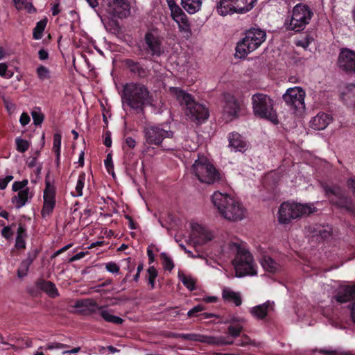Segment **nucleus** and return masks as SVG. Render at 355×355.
<instances>
[{"mask_svg": "<svg viewBox=\"0 0 355 355\" xmlns=\"http://www.w3.org/2000/svg\"><path fill=\"white\" fill-rule=\"evenodd\" d=\"M174 135L170 126L165 123L149 125L144 130L146 145L155 146L166 151L176 148V138Z\"/></svg>", "mask_w": 355, "mask_h": 355, "instance_id": "obj_1", "label": "nucleus"}, {"mask_svg": "<svg viewBox=\"0 0 355 355\" xmlns=\"http://www.w3.org/2000/svg\"><path fill=\"white\" fill-rule=\"evenodd\" d=\"M211 202L220 214L227 220H240L245 216L244 207L227 193L215 191L211 196Z\"/></svg>", "mask_w": 355, "mask_h": 355, "instance_id": "obj_2", "label": "nucleus"}, {"mask_svg": "<svg viewBox=\"0 0 355 355\" xmlns=\"http://www.w3.org/2000/svg\"><path fill=\"white\" fill-rule=\"evenodd\" d=\"M169 91L175 96L180 105H186V114L191 121L202 123L208 119L209 113L207 107L196 102L190 94L176 87H170Z\"/></svg>", "mask_w": 355, "mask_h": 355, "instance_id": "obj_3", "label": "nucleus"}, {"mask_svg": "<svg viewBox=\"0 0 355 355\" xmlns=\"http://www.w3.org/2000/svg\"><path fill=\"white\" fill-rule=\"evenodd\" d=\"M148 89L143 84L129 83L123 86L121 94L123 105L134 110L142 111L148 102Z\"/></svg>", "mask_w": 355, "mask_h": 355, "instance_id": "obj_4", "label": "nucleus"}, {"mask_svg": "<svg viewBox=\"0 0 355 355\" xmlns=\"http://www.w3.org/2000/svg\"><path fill=\"white\" fill-rule=\"evenodd\" d=\"M325 196L330 204L348 213L355 215V204L349 192L337 184H324L322 186Z\"/></svg>", "mask_w": 355, "mask_h": 355, "instance_id": "obj_5", "label": "nucleus"}, {"mask_svg": "<svg viewBox=\"0 0 355 355\" xmlns=\"http://www.w3.org/2000/svg\"><path fill=\"white\" fill-rule=\"evenodd\" d=\"M266 33L260 28H250L245 31V37L237 43L235 55L244 58L248 53L258 49L266 40Z\"/></svg>", "mask_w": 355, "mask_h": 355, "instance_id": "obj_6", "label": "nucleus"}, {"mask_svg": "<svg viewBox=\"0 0 355 355\" xmlns=\"http://www.w3.org/2000/svg\"><path fill=\"white\" fill-rule=\"evenodd\" d=\"M253 112L255 116L278 124L277 112L274 109V101L266 94L257 93L252 96Z\"/></svg>", "mask_w": 355, "mask_h": 355, "instance_id": "obj_7", "label": "nucleus"}, {"mask_svg": "<svg viewBox=\"0 0 355 355\" xmlns=\"http://www.w3.org/2000/svg\"><path fill=\"white\" fill-rule=\"evenodd\" d=\"M315 211L316 208L312 205L284 202L279 207L278 220L282 224H288L293 219L309 216Z\"/></svg>", "mask_w": 355, "mask_h": 355, "instance_id": "obj_8", "label": "nucleus"}, {"mask_svg": "<svg viewBox=\"0 0 355 355\" xmlns=\"http://www.w3.org/2000/svg\"><path fill=\"white\" fill-rule=\"evenodd\" d=\"M140 50L146 55L147 60L157 62V59L164 53L162 37L157 33L147 31Z\"/></svg>", "mask_w": 355, "mask_h": 355, "instance_id": "obj_9", "label": "nucleus"}, {"mask_svg": "<svg viewBox=\"0 0 355 355\" xmlns=\"http://www.w3.org/2000/svg\"><path fill=\"white\" fill-rule=\"evenodd\" d=\"M234 245L236 247V254L232 263L235 268L236 277H241L246 275H256V264L252 254L238 244L235 243Z\"/></svg>", "mask_w": 355, "mask_h": 355, "instance_id": "obj_10", "label": "nucleus"}, {"mask_svg": "<svg viewBox=\"0 0 355 355\" xmlns=\"http://www.w3.org/2000/svg\"><path fill=\"white\" fill-rule=\"evenodd\" d=\"M192 172L203 183H214L220 179V173L209 159L202 156L198 157L192 166Z\"/></svg>", "mask_w": 355, "mask_h": 355, "instance_id": "obj_11", "label": "nucleus"}, {"mask_svg": "<svg viewBox=\"0 0 355 355\" xmlns=\"http://www.w3.org/2000/svg\"><path fill=\"white\" fill-rule=\"evenodd\" d=\"M313 16V12L309 6L302 3H297L293 8L290 21L285 23L286 28L295 32L304 30Z\"/></svg>", "mask_w": 355, "mask_h": 355, "instance_id": "obj_12", "label": "nucleus"}, {"mask_svg": "<svg viewBox=\"0 0 355 355\" xmlns=\"http://www.w3.org/2000/svg\"><path fill=\"white\" fill-rule=\"evenodd\" d=\"M257 0H220L217 12L222 16L233 13H245L251 10Z\"/></svg>", "mask_w": 355, "mask_h": 355, "instance_id": "obj_13", "label": "nucleus"}, {"mask_svg": "<svg viewBox=\"0 0 355 355\" xmlns=\"http://www.w3.org/2000/svg\"><path fill=\"white\" fill-rule=\"evenodd\" d=\"M305 91L300 87L286 89L282 98L286 105L295 114H301L305 110Z\"/></svg>", "mask_w": 355, "mask_h": 355, "instance_id": "obj_14", "label": "nucleus"}, {"mask_svg": "<svg viewBox=\"0 0 355 355\" xmlns=\"http://www.w3.org/2000/svg\"><path fill=\"white\" fill-rule=\"evenodd\" d=\"M337 66L347 75L355 76V51L349 48L340 49Z\"/></svg>", "mask_w": 355, "mask_h": 355, "instance_id": "obj_15", "label": "nucleus"}, {"mask_svg": "<svg viewBox=\"0 0 355 355\" xmlns=\"http://www.w3.org/2000/svg\"><path fill=\"white\" fill-rule=\"evenodd\" d=\"M56 188L52 184L48 177L45 178V189L43 191V206L41 215L43 218L50 216L55 207Z\"/></svg>", "mask_w": 355, "mask_h": 355, "instance_id": "obj_16", "label": "nucleus"}, {"mask_svg": "<svg viewBox=\"0 0 355 355\" xmlns=\"http://www.w3.org/2000/svg\"><path fill=\"white\" fill-rule=\"evenodd\" d=\"M103 3L107 12L113 17L123 19L130 13V6L128 0H103Z\"/></svg>", "mask_w": 355, "mask_h": 355, "instance_id": "obj_17", "label": "nucleus"}, {"mask_svg": "<svg viewBox=\"0 0 355 355\" xmlns=\"http://www.w3.org/2000/svg\"><path fill=\"white\" fill-rule=\"evenodd\" d=\"M123 66L129 73L139 80L146 79L150 75V69L142 62L132 59L125 58L123 60Z\"/></svg>", "mask_w": 355, "mask_h": 355, "instance_id": "obj_18", "label": "nucleus"}, {"mask_svg": "<svg viewBox=\"0 0 355 355\" xmlns=\"http://www.w3.org/2000/svg\"><path fill=\"white\" fill-rule=\"evenodd\" d=\"M334 298L340 304L354 301L351 308V316L355 323V284L340 286Z\"/></svg>", "mask_w": 355, "mask_h": 355, "instance_id": "obj_19", "label": "nucleus"}, {"mask_svg": "<svg viewBox=\"0 0 355 355\" xmlns=\"http://www.w3.org/2000/svg\"><path fill=\"white\" fill-rule=\"evenodd\" d=\"M241 110V105L238 100L230 94L224 95L223 113L227 115L230 120L236 117Z\"/></svg>", "mask_w": 355, "mask_h": 355, "instance_id": "obj_20", "label": "nucleus"}, {"mask_svg": "<svg viewBox=\"0 0 355 355\" xmlns=\"http://www.w3.org/2000/svg\"><path fill=\"white\" fill-rule=\"evenodd\" d=\"M75 307L83 308L86 314L92 315L95 320H98L96 315H100V312L103 309V306H98L96 302L92 299H85L78 300L76 302Z\"/></svg>", "mask_w": 355, "mask_h": 355, "instance_id": "obj_21", "label": "nucleus"}, {"mask_svg": "<svg viewBox=\"0 0 355 355\" xmlns=\"http://www.w3.org/2000/svg\"><path fill=\"white\" fill-rule=\"evenodd\" d=\"M228 322L230 324L227 328V334L234 338L239 337L243 331V324L245 322V319L240 317H232Z\"/></svg>", "mask_w": 355, "mask_h": 355, "instance_id": "obj_22", "label": "nucleus"}, {"mask_svg": "<svg viewBox=\"0 0 355 355\" xmlns=\"http://www.w3.org/2000/svg\"><path fill=\"white\" fill-rule=\"evenodd\" d=\"M229 147L235 151L245 152L247 149V142L238 132H232L228 135Z\"/></svg>", "mask_w": 355, "mask_h": 355, "instance_id": "obj_23", "label": "nucleus"}, {"mask_svg": "<svg viewBox=\"0 0 355 355\" xmlns=\"http://www.w3.org/2000/svg\"><path fill=\"white\" fill-rule=\"evenodd\" d=\"M35 286L37 289L46 293L51 298H55L59 296V292L55 284L51 281L39 278L35 282Z\"/></svg>", "mask_w": 355, "mask_h": 355, "instance_id": "obj_24", "label": "nucleus"}, {"mask_svg": "<svg viewBox=\"0 0 355 355\" xmlns=\"http://www.w3.org/2000/svg\"><path fill=\"white\" fill-rule=\"evenodd\" d=\"M332 121L331 115L320 112L311 120V127L315 130H324Z\"/></svg>", "mask_w": 355, "mask_h": 355, "instance_id": "obj_25", "label": "nucleus"}, {"mask_svg": "<svg viewBox=\"0 0 355 355\" xmlns=\"http://www.w3.org/2000/svg\"><path fill=\"white\" fill-rule=\"evenodd\" d=\"M260 263L263 268L272 274L279 273L282 271V266L270 256L263 255L260 259Z\"/></svg>", "mask_w": 355, "mask_h": 355, "instance_id": "obj_26", "label": "nucleus"}, {"mask_svg": "<svg viewBox=\"0 0 355 355\" xmlns=\"http://www.w3.org/2000/svg\"><path fill=\"white\" fill-rule=\"evenodd\" d=\"M32 198L33 194L31 193L30 189L26 187L24 189L19 191L17 196L12 198V202L15 203V207L17 209H20L26 204L28 199H31Z\"/></svg>", "mask_w": 355, "mask_h": 355, "instance_id": "obj_27", "label": "nucleus"}, {"mask_svg": "<svg viewBox=\"0 0 355 355\" xmlns=\"http://www.w3.org/2000/svg\"><path fill=\"white\" fill-rule=\"evenodd\" d=\"M234 344L239 347H248L250 346L259 347L261 346L260 342L252 340L248 335L245 334H241L239 338L234 341Z\"/></svg>", "mask_w": 355, "mask_h": 355, "instance_id": "obj_28", "label": "nucleus"}, {"mask_svg": "<svg viewBox=\"0 0 355 355\" xmlns=\"http://www.w3.org/2000/svg\"><path fill=\"white\" fill-rule=\"evenodd\" d=\"M268 302L255 306L250 309V313L257 319L263 320L268 315Z\"/></svg>", "mask_w": 355, "mask_h": 355, "instance_id": "obj_29", "label": "nucleus"}, {"mask_svg": "<svg viewBox=\"0 0 355 355\" xmlns=\"http://www.w3.org/2000/svg\"><path fill=\"white\" fill-rule=\"evenodd\" d=\"M182 7L190 14L198 11L202 6V0H181Z\"/></svg>", "mask_w": 355, "mask_h": 355, "instance_id": "obj_30", "label": "nucleus"}, {"mask_svg": "<svg viewBox=\"0 0 355 355\" xmlns=\"http://www.w3.org/2000/svg\"><path fill=\"white\" fill-rule=\"evenodd\" d=\"M223 298L227 302H233L236 306H240L242 303L239 293L229 289L223 291Z\"/></svg>", "mask_w": 355, "mask_h": 355, "instance_id": "obj_31", "label": "nucleus"}, {"mask_svg": "<svg viewBox=\"0 0 355 355\" xmlns=\"http://www.w3.org/2000/svg\"><path fill=\"white\" fill-rule=\"evenodd\" d=\"M206 343L218 346L231 345L234 344V340L224 336H207Z\"/></svg>", "mask_w": 355, "mask_h": 355, "instance_id": "obj_32", "label": "nucleus"}, {"mask_svg": "<svg viewBox=\"0 0 355 355\" xmlns=\"http://www.w3.org/2000/svg\"><path fill=\"white\" fill-rule=\"evenodd\" d=\"M47 24V19L44 18L40 20L36 23L35 28L33 30V38L34 40H40L43 36V32Z\"/></svg>", "mask_w": 355, "mask_h": 355, "instance_id": "obj_33", "label": "nucleus"}, {"mask_svg": "<svg viewBox=\"0 0 355 355\" xmlns=\"http://www.w3.org/2000/svg\"><path fill=\"white\" fill-rule=\"evenodd\" d=\"M100 316L106 322L115 324H121L123 322V320L121 318L111 314L109 311L104 308L100 312Z\"/></svg>", "mask_w": 355, "mask_h": 355, "instance_id": "obj_34", "label": "nucleus"}, {"mask_svg": "<svg viewBox=\"0 0 355 355\" xmlns=\"http://www.w3.org/2000/svg\"><path fill=\"white\" fill-rule=\"evenodd\" d=\"M178 338L185 340L206 343L207 336L197 334H180Z\"/></svg>", "mask_w": 355, "mask_h": 355, "instance_id": "obj_35", "label": "nucleus"}, {"mask_svg": "<svg viewBox=\"0 0 355 355\" xmlns=\"http://www.w3.org/2000/svg\"><path fill=\"white\" fill-rule=\"evenodd\" d=\"M36 73L38 79L43 82L51 78V71L46 67L39 65L36 69Z\"/></svg>", "mask_w": 355, "mask_h": 355, "instance_id": "obj_36", "label": "nucleus"}, {"mask_svg": "<svg viewBox=\"0 0 355 355\" xmlns=\"http://www.w3.org/2000/svg\"><path fill=\"white\" fill-rule=\"evenodd\" d=\"M15 145L16 150L21 153H24L28 150L31 143L19 137L15 139Z\"/></svg>", "mask_w": 355, "mask_h": 355, "instance_id": "obj_37", "label": "nucleus"}, {"mask_svg": "<svg viewBox=\"0 0 355 355\" xmlns=\"http://www.w3.org/2000/svg\"><path fill=\"white\" fill-rule=\"evenodd\" d=\"M85 177H86V175H85V173L84 172H81L79 174L78 178V181H77V184H76V194L74 195L72 193V195L73 196L80 197V196H83V189L84 186H85Z\"/></svg>", "mask_w": 355, "mask_h": 355, "instance_id": "obj_38", "label": "nucleus"}, {"mask_svg": "<svg viewBox=\"0 0 355 355\" xmlns=\"http://www.w3.org/2000/svg\"><path fill=\"white\" fill-rule=\"evenodd\" d=\"M148 282L151 289L155 288V279L158 275L157 271L154 266H150L148 270Z\"/></svg>", "mask_w": 355, "mask_h": 355, "instance_id": "obj_39", "label": "nucleus"}, {"mask_svg": "<svg viewBox=\"0 0 355 355\" xmlns=\"http://www.w3.org/2000/svg\"><path fill=\"white\" fill-rule=\"evenodd\" d=\"M160 257L162 261L164 269L165 270L171 271L174 268L173 259L164 252L160 254Z\"/></svg>", "mask_w": 355, "mask_h": 355, "instance_id": "obj_40", "label": "nucleus"}, {"mask_svg": "<svg viewBox=\"0 0 355 355\" xmlns=\"http://www.w3.org/2000/svg\"><path fill=\"white\" fill-rule=\"evenodd\" d=\"M181 281L184 286L189 291H192L196 289V281L190 276L182 275V277L180 275Z\"/></svg>", "mask_w": 355, "mask_h": 355, "instance_id": "obj_41", "label": "nucleus"}, {"mask_svg": "<svg viewBox=\"0 0 355 355\" xmlns=\"http://www.w3.org/2000/svg\"><path fill=\"white\" fill-rule=\"evenodd\" d=\"M30 266L31 265L24 261H21L17 271L18 278L22 279L27 276Z\"/></svg>", "mask_w": 355, "mask_h": 355, "instance_id": "obj_42", "label": "nucleus"}, {"mask_svg": "<svg viewBox=\"0 0 355 355\" xmlns=\"http://www.w3.org/2000/svg\"><path fill=\"white\" fill-rule=\"evenodd\" d=\"M35 109L38 110V111L35 110L32 111L31 116L33 117V123L37 126L42 123L44 119V114L41 112L40 107H36Z\"/></svg>", "mask_w": 355, "mask_h": 355, "instance_id": "obj_43", "label": "nucleus"}, {"mask_svg": "<svg viewBox=\"0 0 355 355\" xmlns=\"http://www.w3.org/2000/svg\"><path fill=\"white\" fill-rule=\"evenodd\" d=\"M104 164L107 173L112 175L113 178H114L115 174L114 171V164L112 161V153H108L107 155L106 159L104 161Z\"/></svg>", "mask_w": 355, "mask_h": 355, "instance_id": "obj_44", "label": "nucleus"}, {"mask_svg": "<svg viewBox=\"0 0 355 355\" xmlns=\"http://www.w3.org/2000/svg\"><path fill=\"white\" fill-rule=\"evenodd\" d=\"M61 141H62V135L59 132H56L53 135V150L54 152L61 151Z\"/></svg>", "mask_w": 355, "mask_h": 355, "instance_id": "obj_45", "label": "nucleus"}, {"mask_svg": "<svg viewBox=\"0 0 355 355\" xmlns=\"http://www.w3.org/2000/svg\"><path fill=\"white\" fill-rule=\"evenodd\" d=\"M69 346L66 344L60 343H48L46 345L43 347V349L44 350H52L54 349H64V348H69Z\"/></svg>", "mask_w": 355, "mask_h": 355, "instance_id": "obj_46", "label": "nucleus"}, {"mask_svg": "<svg viewBox=\"0 0 355 355\" xmlns=\"http://www.w3.org/2000/svg\"><path fill=\"white\" fill-rule=\"evenodd\" d=\"M205 310V306L202 304H198L197 306H195L193 308L190 309L187 313V316L189 318L196 317L198 316V313L202 312Z\"/></svg>", "mask_w": 355, "mask_h": 355, "instance_id": "obj_47", "label": "nucleus"}, {"mask_svg": "<svg viewBox=\"0 0 355 355\" xmlns=\"http://www.w3.org/2000/svg\"><path fill=\"white\" fill-rule=\"evenodd\" d=\"M178 28L180 32L185 34V37L189 38L191 36L192 33L191 30V24L189 21H188V23H185L184 24L180 25V26H178Z\"/></svg>", "mask_w": 355, "mask_h": 355, "instance_id": "obj_48", "label": "nucleus"}, {"mask_svg": "<svg viewBox=\"0 0 355 355\" xmlns=\"http://www.w3.org/2000/svg\"><path fill=\"white\" fill-rule=\"evenodd\" d=\"M318 352L325 355H352L349 352H340L338 350L320 349Z\"/></svg>", "mask_w": 355, "mask_h": 355, "instance_id": "obj_49", "label": "nucleus"}, {"mask_svg": "<svg viewBox=\"0 0 355 355\" xmlns=\"http://www.w3.org/2000/svg\"><path fill=\"white\" fill-rule=\"evenodd\" d=\"M28 180L25 179L22 181H16L12 184V191H19L25 189V187L28 184Z\"/></svg>", "mask_w": 355, "mask_h": 355, "instance_id": "obj_50", "label": "nucleus"}, {"mask_svg": "<svg viewBox=\"0 0 355 355\" xmlns=\"http://www.w3.org/2000/svg\"><path fill=\"white\" fill-rule=\"evenodd\" d=\"M38 254H39V251L37 250H35L32 252H28L27 253L26 258L25 259H24L23 261L31 266L33 262L37 258Z\"/></svg>", "mask_w": 355, "mask_h": 355, "instance_id": "obj_51", "label": "nucleus"}, {"mask_svg": "<svg viewBox=\"0 0 355 355\" xmlns=\"http://www.w3.org/2000/svg\"><path fill=\"white\" fill-rule=\"evenodd\" d=\"M106 270L111 273H118L119 272V266L114 262L110 261L105 265Z\"/></svg>", "mask_w": 355, "mask_h": 355, "instance_id": "obj_52", "label": "nucleus"}, {"mask_svg": "<svg viewBox=\"0 0 355 355\" xmlns=\"http://www.w3.org/2000/svg\"><path fill=\"white\" fill-rule=\"evenodd\" d=\"M171 12V17L174 20L175 19H177V17L185 15L184 12L178 6H174L173 9L172 8Z\"/></svg>", "mask_w": 355, "mask_h": 355, "instance_id": "obj_53", "label": "nucleus"}, {"mask_svg": "<svg viewBox=\"0 0 355 355\" xmlns=\"http://www.w3.org/2000/svg\"><path fill=\"white\" fill-rule=\"evenodd\" d=\"M15 248L18 250L26 248V241L24 237L17 236L15 240Z\"/></svg>", "mask_w": 355, "mask_h": 355, "instance_id": "obj_54", "label": "nucleus"}, {"mask_svg": "<svg viewBox=\"0 0 355 355\" xmlns=\"http://www.w3.org/2000/svg\"><path fill=\"white\" fill-rule=\"evenodd\" d=\"M13 179L12 175H7L5 178H0V189H5L8 184Z\"/></svg>", "mask_w": 355, "mask_h": 355, "instance_id": "obj_55", "label": "nucleus"}, {"mask_svg": "<svg viewBox=\"0 0 355 355\" xmlns=\"http://www.w3.org/2000/svg\"><path fill=\"white\" fill-rule=\"evenodd\" d=\"M31 118L28 113L22 112L19 118V122L22 126H25L29 123Z\"/></svg>", "mask_w": 355, "mask_h": 355, "instance_id": "obj_56", "label": "nucleus"}, {"mask_svg": "<svg viewBox=\"0 0 355 355\" xmlns=\"http://www.w3.org/2000/svg\"><path fill=\"white\" fill-rule=\"evenodd\" d=\"M13 234L11 228L9 226L4 227L1 230V235L6 239H9Z\"/></svg>", "mask_w": 355, "mask_h": 355, "instance_id": "obj_57", "label": "nucleus"}, {"mask_svg": "<svg viewBox=\"0 0 355 355\" xmlns=\"http://www.w3.org/2000/svg\"><path fill=\"white\" fill-rule=\"evenodd\" d=\"M73 245V243H69L65 246H64L63 248L59 249L58 250H57L56 252H55L53 253V254L51 256V258H55L58 256H59L60 254H61L62 253L66 252L67 250H68L69 248H71Z\"/></svg>", "mask_w": 355, "mask_h": 355, "instance_id": "obj_58", "label": "nucleus"}, {"mask_svg": "<svg viewBox=\"0 0 355 355\" xmlns=\"http://www.w3.org/2000/svg\"><path fill=\"white\" fill-rule=\"evenodd\" d=\"M88 253V252H80L77 254H76L75 255H73V257H71L69 260V262H73V261H76L77 260H79V259H81L82 258L85 257V256Z\"/></svg>", "mask_w": 355, "mask_h": 355, "instance_id": "obj_59", "label": "nucleus"}, {"mask_svg": "<svg viewBox=\"0 0 355 355\" xmlns=\"http://www.w3.org/2000/svg\"><path fill=\"white\" fill-rule=\"evenodd\" d=\"M174 21H175L178 23V26L185 23H188V21H189L186 14L184 15H182L181 16L177 17V19H175Z\"/></svg>", "mask_w": 355, "mask_h": 355, "instance_id": "obj_60", "label": "nucleus"}, {"mask_svg": "<svg viewBox=\"0 0 355 355\" xmlns=\"http://www.w3.org/2000/svg\"><path fill=\"white\" fill-rule=\"evenodd\" d=\"M24 8L26 10L27 12H28L30 14H33L37 12V10L35 8V6L33 5L32 3H30V2L26 3Z\"/></svg>", "mask_w": 355, "mask_h": 355, "instance_id": "obj_61", "label": "nucleus"}, {"mask_svg": "<svg viewBox=\"0 0 355 355\" xmlns=\"http://www.w3.org/2000/svg\"><path fill=\"white\" fill-rule=\"evenodd\" d=\"M103 144L107 147H110L112 146L111 132L110 131H107L105 133Z\"/></svg>", "mask_w": 355, "mask_h": 355, "instance_id": "obj_62", "label": "nucleus"}, {"mask_svg": "<svg viewBox=\"0 0 355 355\" xmlns=\"http://www.w3.org/2000/svg\"><path fill=\"white\" fill-rule=\"evenodd\" d=\"M38 56L40 60H45L49 58V53L45 49H42L38 51Z\"/></svg>", "mask_w": 355, "mask_h": 355, "instance_id": "obj_63", "label": "nucleus"}, {"mask_svg": "<svg viewBox=\"0 0 355 355\" xmlns=\"http://www.w3.org/2000/svg\"><path fill=\"white\" fill-rule=\"evenodd\" d=\"M125 142L126 145L132 149L135 147L136 141L132 137H126L125 139Z\"/></svg>", "mask_w": 355, "mask_h": 355, "instance_id": "obj_64", "label": "nucleus"}]
</instances>
